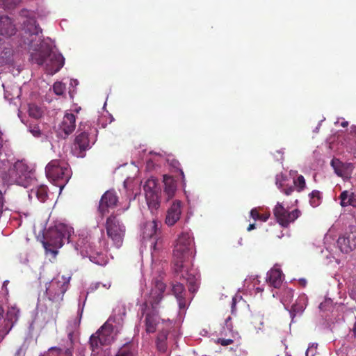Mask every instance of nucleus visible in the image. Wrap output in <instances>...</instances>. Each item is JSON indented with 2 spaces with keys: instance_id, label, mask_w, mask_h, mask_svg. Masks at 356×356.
Wrapping results in <instances>:
<instances>
[{
  "instance_id": "obj_48",
  "label": "nucleus",
  "mask_w": 356,
  "mask_h": 356,
  "mask_svg": "<svg viewBox=\"0 0 356 356\" xmlns=\"http://www.w3.org/2000/svg\"><path fill=\"white\" fill-rule=\"evenodd\" d=\"M340 124V125L342 127H346L348 125V122L344 120H343L341 121V122H339V120L335 122V124Z\"/></svg>"
},
{
  "instance_id": "obj_63",
  "label": "nucleus",
  "mask_w": 356,
  "mask_h": 356,
  "mask_svg": "<svg viewBox=\"0 0 356 356\" xmlns=\"http://www.w3.org/2000/svg\"><path fill=\"white\" fill-rule=\"evenodd\" d=\"M180 173H181L182 177L184 178V172L181 170H180Z\"/></svg>"
},
{
  "instance_id": "obj_62",
  "label": "nucleus",
  "mask_w": 356,
  "mask_h": 356,
  "mask_svg": "<svg viewBox=\"0 0 356 356\" xmlns=\"http://www.w3.org/2000/svg\"><path fill=\"white\" fill-rule=\"evenodd\" d=\"M354 333H355V336L356 337V323H355V327H354Z\"/></svg>"
},
{
  "instance_id": "obj_18",
  "label": "nucleus",
  "mask_w": 356,
  "mask_h": 356,
  "mask_svg": "<svg viewBox=\"0 0 356 356\" xmlns=\"http://www.w3.org/2000/svg\"><path fill=\"white\" fill-rule=\"evenodd\" d=\"M331 165L334 172L339 177L348 178L353 171V165L350 163H343L338 159H333L331 161Z\"/></svg>"
},
{
  "instance_id": "obj_59",
  "label": "nucleus",
  "mask_w": 356,
  "mask_h": 356,
  "mask_svg": "<svg viewBox=\"0 0 356 356\" xmlns=\"http://www.w3.org/2000/svg\"><path fill=\"white\" fill-rule=\"evenodd\" d=\"M74 90H70V92H70V97H71L72 98L73 97V93H74Z\"/></svg>"
},
{
  "instance_id": "obj_32",
  "label": "nucleus",
  "mask_w": 356,
  "mask_h": 356,
  "mask_svg": "<svg viewBox=\"0 0 356 356\" xmlns=\"http://www.w3.org/2000/svg\"><path fill=\"white\" fill-rule=\"evenodd\" d=\"M170 327H162L156 339V346L160 351H165L166 348L165 341L167 339L168 332Z\"/></svg>"
},
{
  "instance_id": "obj_57",
  "label": "nucleus",
  "mask_w": 356,
  "mask_h": 356,
  "mask_svg": "<svg viewBox=\"0 0 356 356\" xmlns=\"http://www.w3.org/2000/svg\"><path fill=\"white\" fill-rule=\"evenodd\" d=\"M79 322H80V320H79L77 322H75L74 323V327H77L79 325Z\"/></svg>"
},
{
  "instance_id": "obj_60",
  "label": "nucleus",
  "mask_w": 356,
  "mask_h": 356,
  "mask_svg": "<svg viewBox=\"0 0 356 356\" xmlns=\"http://www.w3.org/2000/svg\"><path fill=\"white\" fill-rule=\"evenodd\" d=\"M296 173V172L291 171V172H290V175L293 177V175H294Z\"/></svg>"
},
{
  "instance_id": "obj_53",
  "label": "nucleus",
  "mask_w": 356,
  "mask_h": 356,
  "mask_svg": "<svg viewBox=\"0 0 356 356\" xmlns=\"http://www.w3.org/2000/svg\"><path fill=\"white\" fill-rule=\"evenodd\" d=\"M255 228L254 224H250L249 227H248V231H251Z\"/></svg>"
},
{
  "instance_id": "obj_39",
  "label": "nucleus",
  "mask_w": 356,
  "mask_h": 356,
  "mask_svg": "<svg viewBox=\"0 0 356 356\" xmlns=\"http://www.w3.org/2000/svg\"><path fill=\"white\" fill-rule=\"evenodd\" d=\"M317 343H312L306 351V356H314L317 353Z\"/></svg>"
},
{
  "instance_id": "obj_36",
  "label": "nucleus",
  "mask_w": 356,
  "mask_h": 356,
  "mask_svg": "<svg viewBox=\"0 0 356 356\" xmlns=\"http://www.w3.org/2000/svg\"><path fill=\"white\" fill-rule=\"evenodd\" d=\"M292 297L293 290L291 289H286L282 298V302L286 309H287L289 303L291 302Z\"/></svg>"
},
{
  "instance_id": "obj_47",
  "label": "nucleus",
  "mask_w": 356,
  "mask_h": 356,
  "mask_svg": "<svg viewBox=\"0 0 356 356\" xmlns=\"http://www.w3.org/2000/svg\"><path fill=\"white\" fill-rule=\"evenodd\" d=\"M269 217H270V213H264V214H260L259 215V220H261L262 222H266V221L268 220Z\"/></svg>"
},
{
  "instance_id": "obj_56",
  "label": "nucleus",
  "mask_w": 356,
  "mask_h": 356,
  "mask_svg": "<svg viewBox=\"0 0 356 356\" xmlns=\"http://www.w3.org/2000/svg\"><path fill=\"white\" fill-rule=\"evenodd\" d=\"M129 182V180L128 179H126L124 181V188H127V184Z\"/></svg>"
},
{
  "instance_id": "obj_22",
  "label": "nucleus",
  "mask_w": 356,
  "mask_h": 356,
  "mask_svg": "<svg viewBox=\"0 0 356 356\" xmlns=\"http://www.w3.org/2000/svg\"><path fill=\"white\" fill-rule=\"evenodd\" d=\"M31 190L29 191V198L32 199L35 197L40 202H44L48 197L47 187L44 185H39L38 181L35 185H32Z\"/></svg>"
},
{
  "instance_id": "obj_24",
  "label": "nucleus",
  "mask_w": 356,
  "mask_h": 356,
  "mask_svg": "<svg viewBox=\"0 0 356 356\" xmlns=\"http://www.w3.org/2000/svg\"><path fill=\"white\" fill-rule=\"evenodd\" d=\"M16 32V28L12 19L8 16L0 17V35L10 37Z\"/></svg>"
},
{
  "instance_id": "obj_14",
  "label": "nucleus",
  "mask_w": 356,
  "mask_h": 356,
  "mask_svg": "<svg viewBox=\"0 0 356 356\" xmlns=\"http://www.w3.org/2000/svg\"><path fill=\"white\" fill-rule=\"evenodd\" d=\"M76 250L80 249L81 254L83 257H88L90 260L98 265H105L106 264V260L102 254H99L98 252L95 253L93 251V248L90 245V244L87 243H83V240L79 241L76 247Z\"/></svg>"
},
{
  "instance_id": "obj_4",
  "label": "nucleus",
  "mask_w": 356,
  "mask_h": 356,
  "mask_svg": "<svg viewBox=\"0 0 356 356\" xmlns=\"http://www.w3.org/2000/svg\"><path fill=\"white\" fill-rule=\"evenodd\" d=\"M125 309L118 307L114 309L113 315L90 338L91 356H102V346L111 344L122 328Z\"/></svg>"
},
{
  "instance_id": "obj_52",
  "label": "nucleus",
  "mask_w": 356,
  "mask_h": 356,
  "mask_svg": "<svg viewBox=\"0 0 356 356\" xmlns=\"http://www.w3.org/2000/svg\"><path fill=\"white\" fill-rule=\"evenodd\" d=\"M171 165H173L175 168H178V166L179 165V163L177 161H172L171 163Z\"/></svg>"
},
{
  "instance_id": "obj_55",
  "label": "nucleus",
  "mask_w": 356,
  "mask_h": 356,
  "mask_svg": "<svg viewBox=\"0 0 356 356\" xmlns=\"http://www.w3.org/2000/svg\"><path fill=\"white\" fill-rule=\"evenodd\" d=\"M79 307H80V303L79 304ZM83 306L81 308V307L79 308V314H80V316L81 315V314L83 312Z\"/></svg>"
},
{
  "instance_id": "obj_54",
  "label": "nucleus",
  "mask_w": 356,
  "mask_h": 356,
  "mask_svg": "<svg viewBox=\"0 0 356 356\" xmlns=\"http://www.w3.org/2000/svg\"><path fill=\"white\" fill-rule=\"evenodd\" d=\"M300 283H301V284H302V286H304L306 285V283H307V282H306V280H305V279H301V280H300Z\"/></svg>"
},
{
  "instance_id": "obj_28",
  "label": "nucleus",
  "mask_w": 356,
  "mask_h": 356,
  "mask_svg": "<svg viewBox=\"0 0 356 356\" xmlns=\"http://www.w3.org/2000/svg\"><path fill=\"white\" fill-rule=\"evenodd\" d=\"M4 89V97L8 101H11L15 98H18L21 95V88L18 86H6L2 84Z\"/></svg>"
},
{
  "instance_id": "obj_43",
  "label": "nucleus",
  "mask_w": 356,
  "mask_h": 356,
  "mask_svg": "<svg viewBox=\"0 0 356 356\" xmlns=\"http://www.w3.org/2000/svg\"><path fill=\"white\" fill-rule=\"evenodd\" d=\"M100 286H102L103 287L106 288V289H109L110 286H111V284L110 283H108V284H102V283L100 282H97L95 284H93L91 285L90 286V289L91 291H94V290H96Z\"/></svg>"
},
{
  "instance_id": "obj_7",
  "label": "nucleus",
  "mask_w": 356,
  "mask_h": 356,
  "mask_svg": "<svg viewBox=\"0 0 356 356\" xmlns=\"http://www.w3.org/2000/svg\"><path fill=\"white\" fill-rule=\"evenodd\" d=\"M160 222L156 220L146 222L142 227V239L143 243H149L152 261V270L153 273H160L163 267L156 268L160 250L162 248V241L159 237Z\"/></svg>"
},
{
  "instance_id": "obj_33",
  "label": "nucleus",
  "mask_w": 356,
  "mask_h": 356,
  "mask_svg": "<svg viewBox=\"0 0 356 356\" xmlns=\"http://www.w3.org/2000/svg\"><path fill=\"white\" fill-rule=\"evenodd\" d=\"M44 110L40 106L35 104H29V114L31 117L38 119L43 115Z\"/></svg>"
},
{
  "instance_id": "obj_38",
  "label": "nucleus",
  "mask_w": 356,
  "mask_h": 356,
  "mask_svg": "<svg viewBox=\"0 0 356 356\" xmlns=\"http://www.w3.org/2000/svg\"><path fill=\"white\" fill-rule=\"evenodd\" d=\"M21 0H0V5L5 8L10 9L16 6Z\"/></svg>"
},
{
  "instance_id": "obj_16",
  "label": "nucleus",
  "mask_w": 356,
  "mask_h": 356,
  "mask_svg": "<svg viewBox=\"0 0 356 356\" xmlns=\"http://www.w3.org/2000/svg\"><path fill=\"white\" fill-rule=\"evenodd\" d=\"M118 202V197L113 191H108L102 197L99 202V210L102 215L114 208Z\"/></svg>"
},
{
  "instance_id": "obj_34",
  "label": "nucleus",
  "mask_w": 356,
  "mask_h": 356,
  "mask_svg": "<svg viewBox=\"0 0 356 356\" xmlns=\"http://www.w3.org/2000/svg\"><path fill=\"white\" fill-rule=\"evenodd\" d=\"M294 191L296 190L298 192H301L306 187L305 179L302 175H298L296 179L293 177V186Z\"/></svg>"
},
{
  "instance_id": "obj_35",
  "label": "nucleus",
  "mask_w": 356,
  "mask_h": 356,
  "mask_svg": "<svg viewBox=\"0 0 356 356\" xmlns=\"http://www.w3.org/2000/svg\"><path fill=\"white\" fill-rule=\"evenodd\" d=\"M309 203L312 207H316L321 204V196L319 191H312L309 195Z\"/></svg>"
},
{
  "instance_id": "obj_2",
  "label": "nucleus",
  "mask_w": 356,
  "mask_h": 356,
  "mask_svg": "<svg viewBox=\"0 0 356 356\" xmlns=\"http://www.w3.org/2000/svg\"><path fill=\"white\" fill-rule=\"evenodd\" d=\"M194 254V242L192 233L184 231L178 236L173 250L174 269L180 277L188 283L191 293L197 291L200 274L197 269L191 267L190 258Z\"/></svg>"
},
{
  "instance_id": "obj_40",
  "label": "nucleus",
  "mask_w": 356,
  "mask_h": 356,
  "mask_svg": "<svg viewBox=\"0 0 356 356\" xmlns=\"http://www.w3.org/2000/svg\"><path fill=\"white\" fill-rule=\"evenodd\" d=\"M29 131L32 134L34 137H40L42 135L40 129L38 126H30L29 127Z\"/></svg>"
},
{
  "instance_id": "obj_45",
  "label": "nucleus",
  "mask_w": 356,
  "mask_h": 356,
  "mask_svg": "<svg viewBox=\"0 0 356 356\" xmlns=\"http://www.w3.org/2000/svg\"><path fill=\"white\" fill-rule=\"evenodd\" d=\"M231 350H234L235 353V356H247V353L245 350H242L239 347H236L235 349L231 348Z\"/></svg>"
},
{
  "instance_id": "obj_5",
  "label": "nucleus",
  "mask_w": 356,
  "mask_h": 356,
  "mask_svg": "<svg viewBox=\"0 0 356 356\" xmlns=\"http://www.w3.org/2000/svg\"><path fill=\"white\" fill-rule=\"evenodd\" d=\"M0 177L5 183L29 188L36 183L35 172L23 161L13 164L7 159L0 160Z\"/></svg>"
},
{
  "instance_id": "obj_20",
  "label": "nucleus",
  "mask_w": 356,
  "mask_h": 356,
  "mask_svg": "<svg viewBox=\"0 0 356 356\" xmlns=\"http://www.w3.org/2000/svg\"><path fill=\"white\" fill-rule=\"evenodd\" d=\"M171 291L175 296L180 309H185L187 302L185 300L186 290L183 284L175 282L172 283Z\"/></svg>"
},
{
  "instance_id": "obj_41",
  "label": "nucleus",
  "mask_w": 356,
  "mask_h": 356,
  "mask_svg": "<svg viewBox=\"0 0 356 356\" xmlns=\"http://www.w3.org/2000/svg\"><path fill=\"white\" fill-rule=\"evenodd\" d=\"M3 312H4L3 309L0 306V330H1L3 329V327L6 323V320L3 317ZM0 336H1L2 338L4 337H3L2 331H0Z\"/></svg>"
},
{
  "instance_id": "obj_58",
  "label": "nucleus",
  "mask_w": 356,
  "mask_h": 356,
  "mask_svg": "<svg viewBox=\"0 0 356 356\" xmlns=\"http://www.w3.org/2000/svg\"><path fill=\"white\" fill-rule=\"evenodd\" d=\"M17 356H23V355L22 354V352L20 350H18L16 353Z\"/></svg>"
},
{
  "instance_id": "obj_27",
  "label": "nucleus",
  "mask_w": 356,
  "mask_h": 356,
  "mask_svg": "<svg viewBox=\"0 0 356 356\" xmlns=\"http://www.w3.org/2000/svg\"><path fill=\"white\" fill-rule=\"evenodd\" d=\"M164 193L167 195V200L171 199L177 190V185L175 179L167 175H163Z\"/></svg>"
},
{
  "instance_id": "obj_10",
  "label": "nucleus",
  "mask_w": 356,
  "mask_h": 356,
  "mask_svg": "<svg viewBox=\"0 0 356 356\" xmlns=\"http://www.w3.org/2000/svg\"><path fill=\"white\" fill-rule=\"evenodd\" d=\"M72 273L67 275L58 274L49 284L46 289L48 298L53 302H60L63 300L65 293L69 288Z\"/></svg>"
},
{
  "instance_id": "obj_37",
  "label": "nucleus",
  "mask_w": 356,
  "mask_h": 356,
  "mask_svg": "<svg viewBox=\"0 0 356 356\" xmlns=\"http://www.w3.org/2000/svg\"><path fill=\"white\" fill-rule=\"evenodd\" d=\"M65 89V85L60 81H56L53 85V90L56 95H63Z\"/></svg>"
},
{
  "instance_id": "obj_1",
  "label": "nucleus",
  "mask_w": 356,
  "mask_h": 356,
  "mask_svg": "<svg viewBox=\"0 0 356 356\" xmlns=\"http://www.w3.org/2000/svg\"><path fill=\"white\" fill-rule=\"evenodd\" d=\"M42 17L39 13L23 9L20 17L24 18L22 33V44L31 52V60L38 65H44L46 72L53 75L60 71L64 66L65 58L58 51L56 46L49 38L42 40V30L37 24L35 17Z\"/></svg>"
},
{
  "instance_id": "obj_19",
  "label": "nucleus",
  "mask_w": 356,
  "mask_h": 356,
  "mask_svg": "<svg viewBox=\"0 0 356 356\" xmlns=\"http://www.w3.org/2000/svg\"><path fill=\"white\" fill-rule=\"evenodd\" d=\"M19 315V310L16 307H10L8 308L6 317L5 318L6 323L1 330L3 332V337L8 334L9 331L13 327L14 324L17 322Z\"/></svg>"
},
{
  "instance_id": "obj_26",
  "label": "nucleus",
  "mask_w": 356,
  "mask_h": 356,
  "mask_svg": "<svg viewBox=\"0 0 356 356\" xmlns=\"http://www.w3.org/2000/svg\"><path fill=\"white\" fill-rule=\"evenodd\" d=\"M275 184L280 191L286 195H291L294 191L293 186H291L289 184L287 177L283 174L276 175Z\"/></svg>"
},
{
  "instance_id": "obj_9",
  "label": "nucleus",
  "mask_w": 356,
  "mask_h": 356,
  "mask_svg": "<svg viewBox=\"0 0 356 356\" xmlns=\"http://www.w3.org/2000/svg\"><path fill=\"white\" fill-rule=\"evenodd\" d=\"M47 178L59 187L60 193L71 177V170L68 164L63 161L53 160L45 168Z\"/></svg>"
},
{
  "instance_id": "obj_25",
  "label": "nucleus",
  "mask_w": 356,
  "mask_h": 356,
  "mask_svg": "<svg viewBox=\"0 0 356 356\" xmlns=\"http://www.w3.org/2000/svg\"><path fill=\"white\" fill-rule=\"evenodd\" d=\"M307 305V297L305 293L300 294L296 302L292 305L291 309L289 310L292 318L296 315H300L302 314Z\"/></svg>"
},
{
  "instance_id": "obj_42",
  "label": "nucleus",
  "mask_w": 356,
  "mask_h": 356,
  "mask_svg": "<svg viewBox=\"0 0 356 356\" xmlns=\"http://www.w3.org/2000/svg\"><path fill=\"white\" fill-rule=\"evenodd\" d=\"M231 318L228 317L225 321V325L223 327V332L226 333L227 330L232 332V325L230 322Z\"/></svg>"
},
{
  "instance_id": "obj_44",
  "label": "nucleus",
  "mask_w": 356,
  "mask_h": 356,
  "mask_svg": "<svg viewBox=\"0 0 356 356\" xmlns=\"http://www.w3.org/2000/svg\"><path fill=\"white\" fill-rule=\"evenodd\" d=\"M259 212L258 208H254L250 211V217L252 218L254 220H259Z\"/></svg>"
},
{
  "instance_id": "obj_8",
  "label": "nucleus",
  "mask_w": 356,
  "mask_h": 356,
  "mask_svg": "<svg viewBox=\"0 0 356 356\" xmlns=\"http://www.w3.org/2000/svg\"><path fill=\"white\" fill-rule=\"evenodd\" d=\"M75 138L74 154L78 157H83V152L91 148L96 141L97 130L89 122L81 123Z\"/></svg>"
},
{
  "instance_id": "obj_46",
  "label": "nucleus",
  "mask_w": 356,
  "mask_h": 356,
  "mask_svg": "<svg viewBox=\"0 0 356 356\" xmlns=\"http://www.w3.org/2000/svg\"><path fill=\"white\" fill-rule=\"evenodd\" d=\"M233 342V339H218V343L222 346H227Z\"/></svg>"
},
{
  "instance_id": "obj_21",
  "label": "nucleus",
  "mask_w": 356,
  "mask_h": 356,
  "mask_svg": "<svg viewBox=\"0 0 356 356\" xmlns=\"http://www.w3.org/2000/svg\"><path fill=\"white\" fill-rule=\"evenodd\" d=\"M181 213V202L179 201L173 202L168 211L165 223L168 226L174 225L179 220Z\"/></svg>"
},
{
  "instance_id": "obj_30",
  "label": "nucleus",
  "mask_w": 356,
  "mask_h": 356,
  "mask_svg": "<svg viewBox=\"0 0 356 356\" xmlns=\"http://www.w3.org/2000/svg\"><path fill=\"white\" fill-rule=\"evenodd\" d=\"M339 199L341 200L340 204L341 207L353 206L356 207V200L354 193L344 191L341 193Z\"/></svg>"
},
{
  "instance_id": "obj_64",
  "label": "nucleus",
  "mask_w": 356,
  "mask_h": 356,
  "mask_svg": "<svg viewBox=\"0 0 356 356\" xmlns=\"http://www.w3.org/2000/svg\"><path fill=\"white\" fill-rule=\"evenodd\" d=\"M72 334L70 332L68 333V337H69V338H70V339H71V338H72Z\"/></svg>"
},
{
  "instance_id": "obj_11",
  "label": "nucleus",
  "mask_w": 356,
  "mask_h": 356,
  "mask_svg": "<svg viewBox=\"0 0 356 356\" xmlns=\"http://www.w3.org/2000/svg\"><path fill=\"white\" fill-rule=\"evenodd\" d=\"M147 204L150 209H156L160 203V190L157 180L153 177L149 178L143 186Z\"/></svg>"
},
{
  "instance_id": "obj_6",
  "label": "nucleus",
  "mask_w": 356,
  "mask_h": 356,
  "mask_svg": "<svg viewBox=\"0 0 356 356\" xmlns=\"http://www.w3.org/2000/svg\"><path fill=\"white\" fill-rule=\"evenodd\" d=\"M74 233V229L60 221H56L54 225H50L44 232L43 246L46 252H49L55 257L58 249L60 248L65 241L69 242L70 236Z\"/></svg>"
},
{
  "instance_id": "obj_51",
  "label": "nucleus",
  "mask_w": 356,
  "mask_h": 356,
  "mask_svg": "<svg viewBox=\"0 0 356 356\" xmlns=\"http://www.w3.org/2000/svg\"><path fill=\"white\" fill-rule=\"evenodd\" d=\"M236 297H234L232 298V313L234 312V308H235V306H236Z\"/></svg>"
},
{
  "instance_id": "obj_29",
  "label": "nucleus",
  "mask_w": 356,
  "mask_h": 356,
  "mask_svg": "<svg viewBox=\"0 0 356 356\" xmlns=\"http://www.w3.org/2000/svg\"><path fill=\"white\" fill-rule=\"evenodd\" d=\"M3 44L0 40V65L10 64L13 62V59L11 58L13 50L10 47H3Z\"/></svg>"
},
{
  "instance_id": "obj_50",
  "label": "nucleus",
  "mask_w": 356,
  "mask_h": 356,
  "mask_svg": "<svg viewBox=\"0 0 356 356\" xmlns=\"http://www.w3.org/2000/svg\"><path fill=\"white\" fill-rule=\"evenodd\" d=\"M79 84V81L76 79H71L70 86V87H76Z\"/></svg>"
},
{
  "instance_id": "obj_17",
  "label": "nucleus",
  "mask_w": 356,
  "mask_h": 356,
  "mask_svg": "<svg viewBox=\"0 0 356 356\" xmlns=\"http://www.w3.org/2000/svg\"><path fill=\"white\" fill-rule=\"evenodd\" d=\"M75 115L72 113H66L59 125V134L61 137L65 138L72 134L75 129Z\"/></svg>"
},
{
  "instance_id": "obj_31",
  "label": "nucleus",
  "mask_w": 356,
  "mask_h": 356,
  "mask_svg": "<svg viewBox=\"0 0 356 356\" xmlns=\"http://www.w3.org/2000/svg\"><path fill=\"white\" fill-rule=\"evenodd\" d=\"M137 347L133 343H127L123 345L115 356H136Z\"/></svg>"
},
{
  "instance_id": "obj_61",
  "label": "nucleus",
  "mask_w": 356,
  "mask_h": 356,
  "mask_svg": "<svg viewBox=\"0 0 356 356\" xmlns=\"http://www.w3.org/2000/svg\"><path fill=\"white\" fill-rule=\"evenodd\" d=\"M320 125H321V124H319L318 125V127H316V129H315L314 131H318V130L319 129V127H320Z\"/></svg>"
},
{
  "instance_id": "obj_13",
  "label": "nucleus",
  "mask_w": 356,
  "mask_h": 356,
  "mask_svg": "<svg viewBox=\"0 0 356 356\" xmlns=\"http://www.w3.org/2000/svg\"><path fill=\"white\" fill-rule=\"evenodd\" d=\"M273 214L277 222L281 226L287 227L300 216V211L295 209L292 211H289L284 207L282 203L277 202L273 209Z\"/></svg>"
},
{
  "instance_id": "obj_49",
  "label": "nucleus",
  "mask_w": 356,
  "mask_h": 356,
  "mask_svg": "<svg viewBox=\"0 0 356 356\" xmlns=\"http://www.w3.org/2000/svg\"><path fill=\"white\" fill-rule=\"evenodd\" d=\"M4 203L3 193L0 191V211H1Z\"/></svg>"
},
{
  "instance_id": "obj_3",
  "label": "nucleus",
  "mask_w": 356,
  "mask_h": 356,
  "mask_svg": "<svg viewBox=\"0 0 356 356\" xmlns=\"http://www.w3.org/2000/svg\"><path fill=\"white\" fill-rule=\"evenodd\" d=\"M165 284L161 280H156L154 287L149 292H145L142 289L144 297L139 300L140 310L143 316V323L147 333H154L162 327H171L172 322L169 320L161 319L157 311V305L163 298Z\"/></svg>"
},
{
  "instance_id": "obj_23",
  "label": "nucleus",
  "mask_w": 356,
  "mask_h": 356,
  "mask_svg": "<svg viewBox=\"0 0 356 356\" xmlns=\"http://www.w3.org/2000/svg\"><path fill=\"white\" fill-rule=\"evenodd\" d=\"M266 280L270 286L275 288H279L281 286L283 281V274L278 265H275L274 267L268 271Z\"/></svg>"
},
{
  "instance_id": "obj_12",
  "label": "nucleus",
  "mask_w": 356,
  "mask_h": 356,
  "mask_svg": "<svg viewBox=\"0 0 356 356\" xmlns=\"http://www.w3.org/2000/svg\"><path fill=\"white\" fill-rule=\"evenodd\" d=\"M106 231L109 238L116 248H119L123 242L125 228L115 216H111L106 221Z\"/></svg>"
},
{
  "instance_id": "obj_15",
  "label": "nucleus",
  "mask_w": 356,
  "mask_h": 356,
  "mask_svg": "<svg viewBox=\"0 0 356 356\" xmlns=\"http://www.w3.org/2000/svg\"><path fill=\"white\" fill-rule=\"evenodd\" d=\"M337 245L342 252L348 253L356 248V231L340 236Z\"/></svg>"
}]
</instances>
